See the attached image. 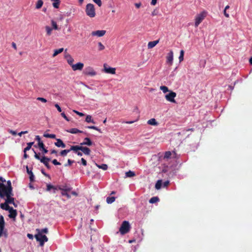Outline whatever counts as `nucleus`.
Listing matches in <instances>:
<instances>
[{
  "mask_svg": "<svg viewBox=\"0 0 252 252\" xmlns=\"http://www.w3.org/2000/svg\"><path fill=\"white\" fill-rule=\"evenodd\" d=\"M12 193V190H9L8 187L4 184H0V197L1 198L9 196V194Z\"/></svg>",
  "mask_w": 252,
  "mask_h": 252,
  "instance_id": "1",
  "label": "nucleus"
},
{
  "mask_svg": "<svg viewBox=\"0 0 252 252\" xmlns=\"http://www.w3.org/2000/svg\"><path fill=\"white\" fill-rule=\"evenodd\" d=\"M130 229V225L128 221L125 220L124 221L121 226L119 229V231L121 234L122 235H124L127 233H128Z\"/></svg>",
  "mask_w": 252,
  "mask_h": 252,
  "instance_id": "2",
  "label": "nucleus"
},
{
  "mask_svg": "<svg viewBox=\"0 0 252 252\" xmlns=\"http://www.w3.org/2000/svg\"><path fill=\"white\" fill-rule=\"evenodd\" d=\"M85 11L86 14L91 18H93L95 16L94 7L92 3L87 4Z\"/></svg>",
  "mask_w": 252,
  "mask_h": 252,
  "instance_id": "3",
  "label": "nucleus"
},
{
  "mask_svg": "<svg viewBox=\"0 0 252 252\" xmlns=\"http://www.w3.org/2000/svg\"><path fill=\"white\" fill-rule=\"evenodd\" d=\"M34 237L36 241L39 242L40 246H43L44 245L45 242H47L48 240V239L46 235L37 232V234L35 235Z\"/></svg>",
  "mask_w": 252,
  "mask_h": 252,
  "instance_id": "4",
  "label": "nucleus"
},
{
  "mask_svg": "<svg viewBox=\"0 0 252 252\" xmlns=\"http://www.w3.org/2000/svg\"><path fill=\"white\" fill-rule=\"evenodd\" d=\"M206 16V12L203 11L201 13L197 14L195 18V24L194 26L195 27H197L198 25L202 22Z\"/></svg>",
  "mask_w": 252,
  "mask_h": 252,
  "instance_id": "5",
  "label": "nucleus"
},
{
  "mask_svg": "<svg viewBox=\"0 0 252 252\" xmlns=\"http://www.w3.org/2000/svg\"><path fill=\"white\" fill-rule=\"evenodd\" d=\"M176 93L173 91H170L169 94L165 95V98L167 101L170 102L176 103L175 97L176 96Z\"/></svg>",
  "mask_w": 252,
  "mask_h": 252,
  "instance_id": "6",
  "label": "nucleus"
},
{
  "mask_svg": "<svg viewBox=\"0 0 252 252\" xmlns=\"http://www.w3.org/2000/svg\"><path fill=\"white\" fill-rule=\"evenodd\" d=\"M84 74L86 75L94 76L96 74V72L92 67L88 66L85 68L84 71Z\"/></svg>",
  "mask_w": 252,
  "mask_h": 252,
  "instance_id": "7",
  "label": "nucleus"
},
{
  "mask_svg": "<svg viewBox=\"0 0 252 252\" xmlns=\"http://www.w3.org/2000/svg\"><path fill=\"white\" fill-rule=\"evenodd\" d=\"M103 70L106 73L115 74L116 73V68L111 67H108L107 64L104 63L103 64Z\"/></svg>",
  "mask_w": 252,
  "mask_h": 252,
  "instance_id": "8",
  "label": "nucleus"
},
{
  "mask_svg": "<svg viewBox=\"0 0 252 252\" xmlns=\"http://www.w3.org/2000/svg\"><path fill=\"white\" fill-rule=\"evenodd\" d=\"M106 32L105 30H98L92 32L91 34L92 36L102 37L105 34Z\"/></svg>",
  "mask_w": 252,
  "mask_h": 252,
  "instance_id": "9",
  "label": "nucleus"
},
{
  "mask_svg": "<svg viewBox=\"0 0 252 252\" xmlns=\"http://www.w3.org/2000/svg\"><path fill=\"white\" fill-rule=\"evenodd\" d=\"M84 67V63L79 62L75 64H73L71 67L73 71L82 70Z\"/></svg>",
  "mask_w": 252,
  "mask_h": 252,
  "instance_id": "10",
  "label": "nucleus"
},
{
  "mask_svg": "<svg viewBox=\"0 0 252 252\" xmlns=\"http://www.w3.org/2000/svg\"><path fill=\"white\" fill-rule=\"evenodd\" d=\"M50 160V158H48L45 156H43L40 159V162L43 163L47 169H50L51 168V166L49 164Z\"/></svg>",
  "mask_w": 252,
  "mask_h": 252,
  "instance_id": "11",
  "label": "nucleus"
},
{
  "mask_svg": "<svg viewBox=\"0 0 252 252\" xmlns=\"http://www.w3.org/2000/svg\"><path fill=\"white\" fill-rule=\"evenodd\" d=\"M7 211H8L9 212V215H8V217L10 218L15 219L17 215V211L16 210L13 209V208L11 207Z\"/></svg>",
  "mask_w": 252,
  "mask_h": 252,
  "instance_id": "12",
  "label": "nucleus"
},
{
  "mask_svg": "<svg viewBox=\"0 0 252 252\" xmlns=\"http://www.w3.org/2000/svg\"><path fill=\"white\" fill-rule=\"evenodd\" d=\"M64 58L66 60L67 63L71 66L74 62L73 58L68 53L65 54Z\"/></svg>",
  "mask_w": 252,
  "mask_h": 252,
  "instance_id": "13",
  "label": "nucleus"
},
{
  "mask_svg": "<svg viewBox=\"0 0 252 252\" xmlns=\"http://www.w3.org/2000/svg\"><path fill=\"white\" fill-rule=\"evenodd\" d=\"M166 59H167V62L171 64L173 63V52L172 51H170L168 53Z\"/></svg>",
  "mask_w": 252,
  "mask_h": 252,
  "instance_id": "14",
  "label": "nucleus"
},
{
  "mask_svg": "<svg viewBox=\"0 0 252 252\" xmlns=\"http://www.w3.org/2000/svg\"><path fill=\"white\" fill-rule=\"evenodd\" d=\"M92 145H93L92 141L88 137H86L84 139V141L80 143V145H81V146H82V145H87V146H92Z\"/></svg>",
  "mask_w": 252,
  "mask_h": 252,
  "instance_id": "15",
  "label": "nucleus"
},
{
  "mask_svg": "<svg viewBox=\"0 0 252 252\" xmlns=\"http://www.w3.org/2000/svg\"><path fill=\"white\" fill-rule=\"evenodd\" d=\"M13 196V193H12L9 194V196H6V199L5 200V202L7 204H12L14 202V198L12 196Z\"/></svg>",
  "mask_w": 252,
  "mask_h": 252,
  "instance_id": "16",
  "label": "nucleus"
},
{
  "mask_svg": "<svg viewBox=\"0 0 252 252\" xmlns=\"http://www.w3.org/2000/svg\"><path fill=\"white\" fill-rule=\"evenodd\" d=\"M55 144L58 147H65V144L60 139H57V142L55 143Z\"/></svg>",
  "mask_w": 252,
  "mask_h": 252,
  "instance_id": "17",
  "label": "nucleus"
},
{
  "mask_svg": "<svg viewBox=\"0 0 252 252\" xmlns=\"http://www.w3.org/2000/svg\"><path fill=\"white\" fill-rule=\"evenodd\" d=\"M66 131L67 132L72 133V134H77L78 133H83V131L80 130L76 128H72L69 129L68 130H66Z\"/></svg>",
  "mask_w": 252,
  "mask_h": 252,
  "instance_id": "18",
  "label": "nucleus"
},
{
  "mask_svg": "<svg viewBox=\"0 0 252 252\" xmlns=\"http://www.w3.org/2000/svg\"><path fill=\"white\" fill-rule=\"evenodd\" d=\"M80 151L86 155H90L91 153V150L87 147H83L82 146L81 150Z\"/></svg>",
  "mask_w": 252,
  "mask_h": 252,
  "instance_id": "19",
  "label": "nucleus"
},
{
  "mask_svg": "<svg viewBox=\"0 0 252 252\" xmlns=\"http://www.w3.org/2000/svg\"><path fill=\"white\" fill-rule=\"evenodd\" d=\"M81 145H76V146H71L70 149V151H73L74 152L76 153L78 152L79 150H81Z\"/></svg>",
  "mask_w": 252,
  "mask_h": 252,
  "instance_id": "20",
  "label": "nucleus"
},
{
  "mask_svg": "<svg viewBox=\"0 0 252 252\" xmlns=\"http://www.w3.org/2000/svg\"><path fill=\"white\" fill-rule=\"evenodd\" d=\"M159 42V40H155L153 41H150L148 44V47L149 49L153 48Z\"/></svg>",
  "mask_w": 252,
  "mask_h": 252,
  "instance_id": "21",
  "label": "nucleus"
},
{
  "mask_svg": "<svg viewBox=\"0 0 252 252\" xmlns=\"http://www.w3.org/2000/svg\"><path fill=\"white\" fill-rule=\"evenodd\" d=\"M27 168V172L30 175V179L31 182H33L34 181V175L33 174V173L32 172V170H30L27 166L26 167Z\"/></svg>",
  "mask_w": 252,
  "mask_h": 252,
  "instance_id": "22",
  "label": "nucleus"
},
{
  "mask_svg": "<svg viewBox=\"0 0 252 252\" xmlns=\"http://www.w3.org/2000/svg\"><path fill=\"white\" fill-rule=\"evenodd\" d=\"M36 231L37 233L43 234V233L47 234L48 233V229L47 228H44L43 229H36Z\"/></svg>",
  "mask_w": 252,
  "mask_h": 252,
  "instance_id": "23",
  "label": "nucleus"
},
{
  "mask_svg": "<svg viewBox=\"0 0 252 252\" xmlns=\"http://www.w3.org/2000/svg\"><path fill=\"white\" fill-rule=\"evenodd\" d=\"M147 123L148 124L152 126H157L158 125V122L154 118H152L148 120Z\"/></svg>",
  "mask_w": 252,
  "mask_h": 252,
  "instance_id": "24",
  "label": "nucleus"
},
{
  "mask_svg": "<svg viewBox=\"0 0 252 252\" xmlns=\"http://www.w3.org/2000/svg\"><path fill=\"white\" fill-rule=\"evenodd\" d=\"M63 48H61L58 49H56L54 50V54H53V57H55L57 56L59 54L61 53L63 51Z\"/></svg>",
  "mask_w": 252,
  "mask_h": 252,
  "instance_id": "25",
  "label": "nucleus"
},
{
  "mask_svg": "<svg viewBox=\"0 0 252 252\" xmlns=\"http://www.w3.org/2000/svg\"><path fill=\"white\" fill-rule=\"evenodd\" d=\"M0 208L2 209L7 211L10 207L7 203L5 202L4 203H1L0 205Z\"/></svg>",
  "mask_w": 252,
  "mask_h": 252,
  "instance_id": "26",
  "label": "nucleus"
},
{
  "mask_svg": "<svg viewBox=\"0 0 252 252\" xmlns=\"http://www.w3.org/2000/svg\"><path fill=\"white\" fill-rule=\"evenodd\" d=\"M5 222L3 216L0 217V228L4 229Z\"/></svg>",
  "mask_w": 252,
  "mask_h": 252,
  "instance_id": "27",
  "label": "nucleus"
},
{
  "mask_svg": "<svg viewBox=\"0 0 252 252\" xmlns=\"http://www.w3.org/2000/svg\"><path fill=\"white\" fill-rule=\"evenodd\" d=\"M34 142H29L27 143V146L24 149V152L26 153L27 151L31 149L32 146L33 145Z\"/></svg>",
  "mask_w": 252,
  "mask_h": 252,
  "instance_id": "28",
  "label": "nucleus"
},
{
  "mask_svg": "<svg viewBox=\"0 0 252 252\" xmlns=\"http://www.w3.org/2000/svg\"><path fill=\"white\" fill-rule=\"evenodd\" d=\"M45 30L46 32V34L48 36H50L52 33V31L53 29L49 26H46Z\"/></svg>",
  "mask_w": 252,
  "mask_h": 252,
  "instance_id": "29",
  "label": "nucleus"
},
{
  "mask_svg": "<svg viewBox=\"0 0 252 252\" xmlns=\"http://www.w3.org/2000/svg\"><path fill=\"white\" fill-rule=\"evenodd\" d=\"M85 121L87 123H92L93 124H95V122L94 121V120L92 119V116L91 115H87L86 116Z\"/></svg>",
  "mask_w": 252,
  "mask_h": 252,
  "instance_id": "30",
  "label": "nucleus"
},
{
  "mask_svg": "<svg viewBox=\"0 0 252 252\" xmlns=\"http://www.w3.org/2000/svg\"><path fill=\"white\" fill-rule=\"evenodd\" d=\"M43 4V1L42 0H38L36 3V6H35L36 8V9L40 8L42 6Z\"/></svg>",
  "mask_w": 252,
  "mask_h": 252,
  "instance_id": "31",
  "label": "nucleus"
},
{
  "mask_svg": "<svg viewBox=\"0 0 252 252\" xmlns=\"http://www.w3.org/2000/svg\"><path fill=\"white\" fill-rule=\"evenodd\" d=\"M159 201V198L157 196H155V197H152L150 200H149V202L150 203H152V204H153V203H155L156 202H157L158 201Z\"/></svg>",
  "mask_w": 252,
  "mask_h": 252,
  "instance_id": "32",
  "label": "nucleus"
},
{
  "mask_svg": "<svg viewBox=\"0 0 252 252\" xmlns=\"http://www.w3.org/2000/svg\"><path fill=\"white\" fill-rule=\"evenodd\" d=\"M116 198L115 197H108L106 198V202L108 204H111L114 202Z\"/></svg>",
  "mask_w": 252,
  "mask_h": 252,
  "instance_id": "33",
  "label": "nucleus"
},
{
  "mask_svg": "<svg viewBox=\"0 0 252 252\" xmlns=\"http://www.w3.org/2000/svg\"><path fill=\"white\" fill-rule=\"evenodd\" d=\"M126 175L127 177H132L135 176V174L133 171L129 170L126 173Z\"/></svg>",
  "mask_w": 252,
  "mask_h": 252,
  "instance_id": "34",
  "label": "nucleus"
},
{
  "mask_svg": "<svg viewBox=\"0 0 252 252\" xmlns=\"http://www.w3.org/2000/svg\"><path fill=\"white\" fill-rule=\"evenodd\" d=\"M162 185V180H158L155 185V188L157 189H159L161 188Z\"/></svg>",
  "mask_w": 252,
  "mask_h": 252,
  "instance_id": "35",
  "label": "nucleus"
},
{
  "mask_svg": "<svg viewBox=\"0 0 252 252\" xmlns=\"http://www.w3.org/2000/svg\"><path fill=\"white\" fill-rule=\"evenodd\" d=\"M51 189H54V192H55V190H56V188L54 186L51 185V184H47V189H46V190L48 191H50V190Z\"/></svg>",
  "mask_w": 252,
  "mask_h": 252,
  "instance_id": "36",
  "label": "nucleus"
},
{
  "mask_svg": "<svg viewBox=\"0 0 252 252\" xmlns=\"http://www.w3.org/2000/svg\"><path fill=\"white\" fill-rule=\"evenodd\" d=\"M160 90H161L163 93H166L167 92H170V91L168 90V87L165 86H161L160 87Z\"/></svg>",
  "mask_w": 252,
  "mask_h": 252,
  "instance_id": "37",
  "label": "nucleus"
},
{
  "mask_svg": "<svg viewBox=\"0 0 252 252\" xmlns=\"http://www.w3.org/2000/svg\"><path fill=\"white\" fill-rule=\"evenodd\" d=\"M71 189L70 188L67 187L66 186H65L63 188H62L61 187H59V189L61 190L62 191H69Z\"/></svg>",
  "mask_w": 252,
  "mask_h": 252,
  "instance_id": "38",
  "label": "nucleus"
},
{
  "mask_svg": "<svg viewBox=\"0 0 252 252\" xmlns=\"http://www.w3.org/2000/svg\"><path fill=\"white\" fill-rule=\"evenodd\" d=\"M70 151V149H66V150H62L60 152V155L63 157L65 156L68 153H69Z\"/></svg>",
  "mask_w": 252,
  "mask_h": 252,
  "instance_id": "39",
  "label": "nucleus"
},
{
  "mask_svg": "<svg viewBox=\"0 0 252 252\" xmlns=\"http://www.w3.org/2000/svg\"><path fill=\"white\" fill-rule=\"evenodd\" d=\"M96 165L99 168L102 169L104 170H107L108 168L107 165L105 164H102L101 165L96 164Z\"/></svg>",
  "mask_w": 252,
  "mask_h": 252,
  "instance_id": "40",
  "label": "nucleus"
},
{
  "mask_svg": "<svg viewBox=\"0 0 252 252\" xmlns=\"http://www.w3.org/2000/svg\"><path fill=\"white\" fill-rule=\"evenodd\" d=\"M171 156V152L170 151H167L165 153L164 155V159H168L170 158Z\"/></svg>",
  "mask_w": 252,
  "mask_h": 252,
  "instance_id": "41",
  "label": "nucleus"
},
{
  "mask_svg": "<svg viewBox=\"0 0 252 252\" xmlns=\"http://www.w3.org/2000/svg\"><path fill=\"white\" fill-rule=\"evenodd\" d=\"M44 137H46V138H56V135L55 134H46V133H45L44 134V135H43Z\"/></svg>",
  "mask_w": 252,
  "mask_h": 252,
  "instance_id": "42",
  "label": "nucleus"
},
{
  "mask_svg": "<svg viewBox=\"0 0 252 252\" xmlns=\"http://www.w3.org/2000/svg\"><path fill=\"white\" fill-rule=\"evenodd\" d=\"M51 24H52V25L53 27V28H52L53 29H54V30H58L59 29L58 26L55 21H54V20H52Z\"/></svg>",
  "mask_w": 252,
  "mask_h": 252,
  "instance_id": "43",
  "label": "nucleus"
},
{
  "mask_svg": "<svg viewBox=\"0 0 252 252\" xmlns=\"http://www.w3.org/2000/svg\"><path fill=\"white\" fill-rule=\"evenodd\" d=\"M184 50H182L180 51V55L179 57V61L180 62H182L184 59Z\"/></svg>",
  "mask_w": 252,
  "mask_h": 252,
  "instance_id": "44",
  "label": "nucleus"
},
{
  "mask_svg": "<svg viewBox=\"0 0 252 252\" xmlns=\"http://www.w3.org/2000/svg\"><path fill=\"white\" fill-rule=\"evenodd\" d=\"M68 191H62L61 192V194L63 196H66V197L68 198V199H69L71 198V196L70 195V194H69L68 193Z\"/></svg>",
  "mask_w": 252,
  "mask_h": 252,
  "instance_id": "45",
  "label": "nucleus"
},
{
  "mask_svg": "<svg viewBox=\"0 0 252 252\" xmlns=\"http://www.w3.org/2000/svg\"><path fill=\"white\" fill-rule=\"evenodd\" d=\"M98 46L99 51H102L105 49L104 46L100 42L98 43Z\"/></svg>",
  "mask_w": 252,
  "mask_h": 252,
  "instance_id": "46",
  "label": "nucleus"
},
{
  "mask_svg": "<svg viewBox=\"0 0 252 252\" xmlns=\"http://www.w3.org/2000/svg\"><path fill=\"white\" fill-rule=\"evenodd\" d=\"M87 128L89 129H94L101 132L100 129L95 126H87Z\"/></svg>",
  "mask_w": 252,
  "mask_h": 252,
  "instance_id": "47",
  "label": "nucleus"
},
{
  "mask_svg": "<svg viewBox=\"0 0 252 252\" xmlns=\"http://www.w3.org/2000/svg\"><path fill=\"white\" fill-rule=\"evenodd\" d=\"M74 162V160H72L70 159H68L67 160V163L65 164L64 166H70L71 165V164L73 163Z\"/></svg>",
  "mask_w": 252,
  "mask_h": 252,
  "instance_id": "48",
  "label": "nucleus"
},
{
  "mask_svg": "<svg viewBox=\"0 0 252 252\" xmlns=\"http://www.w3.org/2000/svg\"><path fill=\"white\" fill-rule=\"evenodd\" d=\"M33 151H34V158L38 159V160H39L40 161V159H41V158H40V157H39V155H40V153H38V154H37L34 151V150L33 149Z\"/></svg>",
  "mask_w": 252,
  "mask_h": 252,
  "instance_id": "49",
  "label": "nucleus"
},
{
  "mask_svg": "<svg viewBox=\"0 0 252 252\" xmlns=\"http://www.w3.org/2000/svg\"><path fill=\"white\" fill-rule=\"evenodd\" d=\"M94 2L98 5V6H101L102 2L101 0H93Z\"/></svg>",
  "mask_w": 252,
  "mask_h": 252,
  "instance_id": "50",
  "label": "nucleus"
},
{
  "mask_svg": "<svg viewBox=\"0 0 252 252\" xmlns=\"http://www.w3.org/2000/svg\"><path fill=\"white\" fill-rule=\"evenodd\" d=\"M5 186H7V187H8L9 190H10V189L12 190V187L11 186V183L10 181H8L7 182V185Z\"/></svg>",
  "mask_w": 252,
  "mask_h": 252,
  "instance_id": "51",
  "label": "nucleus"
},
{
  "mask_svg": "<svg viewBox=\"0 0 252 252\" xmlns=\"http://www.w3.org/2000/svg\"><path fill=\"white\" fill-rule=\"evenodd\" d=\"M38 147L40 149V150H42L43 149V148H44V144H43V143L42 142H40L39 143H38Z\"/></svg>",
  "mask_w": 252,
  "mask_h": 252,
  "instance_id": "52",
  "label": "nucleus"
},
{
  "mask_svg": "<svg viewBox=\"0 0 252 252\" xmlns=\"http://www.w3.org/2000/svg\"><path fill=\"white\" fill-rule=\"evenodd\" d=\"M52 163L55 165H61V163L58 161L57 159H54L52 160Z\"/></svg>",
  "mask_w": 252,
  "mask_h": 252,
  "instance_id": "53",
  "label": "nucleus"
},
{
  "mask_svg": "<svg viewBox=\"0 0 252 252\" xmlns=\"http://www.w3.org/2000/svg\"><path fill=\"white\" fill-rule=\"evenodd\" d=\"M60 1H59V2H54L53 3V6L56 8H59V4H60Z\"/></svg>",
  "mask_w": 252,
  "mask_h": 252,
  "instance_id": "54",
  "label": "nucleus"
},
{
  "mask_svg": "<svg viewBox=\"0 0 252 252\" xmlns=\"http://www.w3.org/2000/svg\"><path fill=\"white\" fill-rule=\"evenodd\" d=\"M73 112H74L75 113H76V114L78 115L79 116H84V114L81 113V112H80L79 111H77L76 110H73Z\"/></svg>",
  "mask_w": 252,
  "mask_h": 252,
  "instance_id": "55",
  "label": "nucleus"
},
{
  "mask_svg": "<svg viewBox=\"0 0 252 252\" xmlns=\"http://www.w3.org/2000/svg\"><path fill=\"white\" fill-rule=\"evenodd\" d=\"M37 99L38 100H40L41 102H44V103H45V102H47V100L45 98H43V97H39L37 98Z\"/></svg>",
  "mask_w": 252,
  "mask_h": 252,
  "instance_id": "56",
  "label": "nucleus"
},
{
  "mask_svg": "<svg viewBox=\"0 0 252 252\" xmlns=\"http://www.w3.org/2000/svg\"><path fill=\"white\" fill-rule=\"evenodd\" d=\"M55 106L57 109L58 111L59 112H62V109H61V107L59 106V105L58 104H57V103L55 104Z\"/></svg>",
  "mask_w": 252,
  "mask_h": 252,
  "instance_id": "57",
  "label": "nucleus"
},
{
  "mask_svg": "<svg viewBox=\"0 0 252 252\" xmlns=\"http://www.w3.org/2000/svg\"><path fill=\"white\" fill-rule=\"evenodd\" d=\"M61 116L67 121H69V119L66 117L64 112L61 113Z\"/></svg>",
  "mask_w": 252,
  "mask_h": 252,
  "instance_id": "58",
  "label": "nucleus"
},
{
  "mask_svg": "<svg viewBox=\"0 0 252 252\" xmlns=\"http://www.w3.org/2000/svg\"><path fill=\"white\" fill-rule=\"evenodd\" d=\"M81 163L82 164L84 165V166H86L87 165V161L84 158H82L81 159Z\"/></svg>",
  "mask_w": 252,
  "mask_h": 252,
  "instance_id": "59",
  "label": "nucleus"
},
{
  "mask_svg": "<svg viewBox=\"0 0 252 252\" xmlns=\"http://www.w3.org/2000/svg\"><path fill=\"white\" fill-rule=\"evenodd\" d=\"M8 131L9 133H11L13 135H16L17 134V132L13 130L8 129Z\"/></svg>",
  "mask_w": 252,
  "mask_h": 252,
  "instance_id": "60",
  "label": "nucleus"
},
{
  "mask_svg": "<svg viewBox=\"0 0 252 252\" xmlns=\"http://www.w3.org/2000/svg\"><path fill=\"white\" fill-rule=\"evenodd\" d=\"M35 140H36V141H38V143H39L40 142H42V141H41V138H40V137H39V136H38V135L36 136V137H35Z\"/></svg>",
  "mask_w": 252,
  "mask_h": 252,
  "instance_id": "61",
  "label": "nucleus"
},
{
  "mask_svg": "<svg viewBox=\"0 0 252 252\" xmlns=\"http://www.w3.org/2000/svg\"><path fill=\"white\" fill-rule=\"evenodd\" d=\"M169 184V182L168 181H166L163 183V187H167Z\"/></svg>",
  "mask_w": 252,
  "mask_h": 252,
  "instance_id": "62",
  "label": "nucleus"
},
{
  "mask_svg": "<svg viewBox=\"0 0 252 252\" xmlns=\"http://www.w3.org/2000/svg\"><path fill=\"white\" fill-rule=\"evenodd\" d=\"M5 180L2 177H0V184H4L3 183L5 182Z\"/></svg>",
  "mask_w": 252,
  "mask_h": 252,
  "instance_id": "63",
  "label": "nucleus"
},
{
  "mask_svg": "<svg viewBox=\"0 0 252 252\" xmlns=\"http://www.w3.org/2000/svg\"><path fill=\"white\" fill-rule=\"evenodd\" d=\"M223 14L226 18H228L229 17V14L226 12V10L224 9Z\"/></svg>",
  "mask_w": 252,
  "mask_h": 252,
  "instance_id": "64",
  "label": "nucleus"
}]
</instances>
